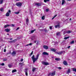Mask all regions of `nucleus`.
<instances>
[{
	"label": "nucleus",
	"mask_w": 76,
	"mask_h": 76,
	"mask_svg": "<svg viewBox=\"0 0 76 76\" xmlns=\"http://www.w3.org/2000/svg\"><path fill=\"white\" fill-rule=\"evenodd\" d=\"M39 54H38L37 56H36V58H35L34 55H33L31 58L33 61V63H35V61L38 59V57H39Z\"/></svg>",
	"instance_id": "nucleus-1"
},
{
	"label": "nucleus",
	"mask_w": 76,
	"mask_h": 76,
	"mask_svg": "<svg viewBox=\"0 0 76 76\" xmlns=\"http://www.w3.org/2000/svg\"><path fill=\"white\" fill-rule=\"evenodd\" d=\"M56 74V71H54L53 72L51 73H50L48 75L49 76H54Z\"/></svg>",
	"instance_id": "nucleus-2"
},
{
	"label": "nucleus",
	"mask_w": 76,
	"mask_h": 76,
	"mask_svg": "<svg viewBox=\"0 0 76 76\" xmlns=\"http://www.w3.org/2000/svg\"><path fill=\"white\" fill-rule=\"evenodd\" d=\"M65 53V51H61L59 52H56V53L58 54H59L60 55H61L62 53Z\"/></svg>",
	"instance_id": "nucleus-3"
},
{
	"label": "nucleus",
	"mask_w": 76,
	"mask_h": 76,
	"mask_svg": "<svg viewBox=\"0 0 76 76\" xmlns=\"http://www.w3.org/2000/svg\"><path fill=\"white\" fill-rule=\"evenodd\" d=\"M42 63L43 64L45 65L46 66H47V65H49V63H48V62L43 61L42 62Z\"/></svg>",
	"instance_id": "nucleus-4"
},
{
	"label": "nucleus",
	"mask_w": 76,
	"mask_h": 76,
	"mask_svg": "<svg viewBox=\"0 0 76 76\" xmlns=\"http://www.w3.org/2000/svg\"><path fill=\"white\" fill-rule=\"evenodd\" d=\"M42 55H44V56H45V55L46 56H48V55H49V54L48 53L46 52H44L42 53Z\"/></svg>",
	"instance_id": "nucleus-5"
},
{
	"label": "nucleus",
	"mask_w": 76,
	"mask_h": 76,
	"mask_svg": "<svg viewBox=\"0 0 76 76\" xmlns=\"http://www.w3.org/2000/svg\"><path fill=\"white\" fill-rule=\"evenodd\" d=\"M70 32H71V31H65L64 32L63 34L64 35L65 34H70Z\"/></svg>",
	"instance_id": "nucleus-6"
},
{
	"label": "nucleus",
	"mask_w": 76,
	"mask_h": 76,
	"mask_svg": "<svg viewBox=\"0 0 76 76\" xmlns=\"http://www.w3.org/2000/svg\"><path fill=\"white\" fill-rule=\"evenodd\" d=\"M16 5L19 7H21L22 6V3L19 2L16 4Z\"/></svg>",
	"instance_id": "nucleus-7"
},
{
	"label": "nucleus",
	"mask_w": 76,
	"mask_h": 76,
	"mask_svg": "<svg viewBox=\"0 0 76 76\" xmlns=\"http://www.w3.org/2000/svg\"><path fill=\"white\" fill-rule=\"evenodd\" d=\"M35 5L38 6H41V3H36L35 4Z\"/></svg>",
	"instance_id": "nucleus-8"
},
{
	"label": "nucleus",
	"mask_w": 76,
	"mask_h": 76,
	"mask_svg": "<svg viewBox=\"0 0 76 76\" xmlns=\"http://www.w3.org/2000/svg\"><path fill=\"white\" fill-rule=\"evenodd\" d=\"M55 28H60V24H58L55 26Z\"/></svg>",
	"instance_id": "nucleus-9"
},
{
	"label": "nucleus",
	"mask_w": 76,
	"mask_h": 76,
	"mask_svg": "<svg viewBox=\"0 0 76 76\" xmlns=\"http://www.w3.org/2000/svg\"><path fill=\"white\" fill-rule=\"evenodd\" d=\"M51 51H53V52H56V50L55 49L52 48L50 49Z\"/></svg>",
	"instance_id": "nucleus-10"
},
{
	"label": "nucleus",
	"mask_w": 76,
	"mask_h": 76,
	"mask_svg": "<svg viewBox=\"0 0 76 76\" xmlns=\"http://www.w3.org/2000/svg\"><path fill=\"white\" fill-rule=\"evenodd\" d=\"M63 64H64V65H65V66H66L68 65V64H67V62L65 61H64Z\"/></svg>",
	"instance_id": "nucleus-11"
},
{
	"label": "nucleus",
	"mask_w": 76,
	"mask_h": 76,
	"mask_svg": "<svg viewBox=\"0 0 76 76\" xmlns=\"http://www.w3.org/2000/svg\"><path fill=\"white\" fill-rule=\"evenodd\" d=\"M43 48H45V49H48V47L47 45H44L43 46Z\"/></svg>",
	"instance_id": "nucleus-12"
},
{
	"label": "nucleus",
	"mask_w": 76,
	"mask_h": 76,
	"mask_svg": "<svg viewBox=\"0 0 76 76\" xmlns=\"http://www.w3.org/2000/svg\"><path fill=\"white\" fill-rule=\"evenodd\" d=\"M16 52L15 51H13L12 53V56H15L16 55Z\"/></svg>",
	"instance_id": "nucleus-13"
},
{
	"label": "nucleus",
	"mask_w": 76,
	"mask_h": 76,
	"mask_svg": "<svg viewBox=\"0 0 76 76\" xmlns=\"http://www.w3.org/2000/svg\"><path fill=\"white\" fill-rule=\"evenodd\" d=\"M5 31L6 32H9L10 31V30L9 29H5Z\"/></svg>",
	"instance_id": "nucleus-14"
},
{
	"label": "nucleus",
	"mask_w": 76,
	"mask_h": 76,
	"mask_svg": "<svg viewBox=\"0 0 76 76\" xmlns=\"http://www.w3.org/2000/svg\"><path fill=\"white\" fill-rule=\"evenodd\" d=\"M15 41V39L13 40L12 41H9L8 42L10 43H13V42H14Z\"/></svg>",
	"instance_id": "nucleus-15"
},
{
	"label": "nucleus",
	"mask_w": 76,
	"mask_h": 76,
	"mask_svg": "<svg viewBox=\"0 0 76 76\" xmlns=\"http://www.w3.org/2000/svg\"><path fill=\"white\" fill-rule=\"evenodd\" d=\"M10 14L8 12H7L6 14V16H9Z\"/></svg>",
	"instance_id": "nucleus-16"
},
{
	"label": "nucleus",
	"mask_w": 76,
	"mask_h": 76,
	"mask_svg": "<svg viewBox=\"0 0 76 76\" xmlns=\"http://www.w3.org/2000/svg\"><path fill=\"white\" fill-rule=\"evenodd\" d=\"M70 73V69H68V70L67 71V74H69Z\"/></svg>",
	"instance_id": "nucleus-17"
},
{
	"label": "nucleus",
	"mask_w": 76,
	"mask_h": 76,
	"mask_svg": "<svg viewBox=\"0 0 76 76\" xmlns=\"http://www.w3.org/2000/svg\"><path fill=\"white\" fill-rule=\"evenodd\" d=\"M10 26V25H9L8 24H7V25H5L4 26V28H7V27H8V26Z\"/></svg>",
	"instance_id": "nucleus-18"
},
{
	"label": "nucleus",
	"mask_w": 76,
	"mask_h": 76,
	"mask_svg": "<svg viewBox=\"0 0 76 76\" xmlns=\"http://www.w3.org/2000/svg\"><path fill=\"white\" fill-rule=\"evenodd\" d=\"M72 71L73 72H76V68H72Z\"/></svg>",
	"instance_id": "nucleus-19"
},
{
	"label": "nucleus",
	"mask_w": 76,
	"mask_h": 76,
	"mask_svg": "<svg viewBox=\"0 0 76 76\" xmlns=\"http://www.w3.org/2000/svg\"><path fill=\"white\" fill-rule=\"evenodd\" d=\"M55 60H56V61H59L60 60V58H55Z\"/></svg>",
	"instance_id": "nucleus-20"
},
{
	"label": "nucleus",
	"mask_w": 76,
	"mask_h": 76,
	"mask_svg": "<svg viewBox=\"0 0 76 76\" xmlns=\"http://www.w3.org/2000/svg\"><path fill=\"white\" fill-rule=\"evenodd\" d=\"M17 70L16 69L13 70L12 71V73H14V72H16Z\"/></svg>",
	"instance_id": "nucleus-21"
},
{
	"label": "nucleus",
	"mask_w": 76,
	"mask_h": 76,
	"mask_svg": "<svg viewBox=\"0 0 76 76\" xmlns=\"http://www.w3.org/2000/svg\"><path fill=\"white\" fill-rule=\"evenodd\" d=\"M65 3V1L64 0H62V4H64V3Z\"/></svg>",
	"instance_id": "nucleus-22"
},
{
	"label": "nucleus",
	"mask_w": 76,
	"mask_h": 76,
	"mask_svg": "<svg viewBox=\"0 0 76 76\" xmlns=\"http://www.w3.org/2000/svg\"><path fill=\"white\" fill-rule=\"evenodd\" d=\"M24 72H25V73L28 72V69H27V68L25 69Z\"/></svg>",
	"instance_id": "nucleus-23"
},
{
	"label": "nucleus",
	"mask_w": 76,
	"mask_h": 76,
	"mask_svg": "<svg viewBox=\"0 0 76 76\" xmlns=\"http://www.w3.org/2000/svg\"><path fill=\"white\" fill-rule=\"evenodd\" d=\"M4 0H0V4H2L3 3Z\"/></svg>",
	"instance_id": "nucleus-24"
},
{
	"label": "nucleus",
	"mask_w": 76,
	"mask_h": 76,
	"mask_svg": "<svg viewBox=\"0 0 76 76\" xmlns=\"http://www.w3.org/2000/svg\"><path fill=\"white\" fill-rule=\"evenodd\" d=\"M36 69L37 68H34V67L33 68L32 71H33V72H34V71H35V70H36Z\"/></svg>",
	"instance_id": "nucleus-25"
},
{
	"label": "nucleus",
	"mask_w": 76,
	"mask_h": 76,
	"mask_svg": "<svg viewBox=\"0 0 76 76\" xmlns=\"http://www.w3.org/2000/svg\"><path fill=\"white\" fill-rule=\"evenodd\" d=\"M45 19V16L44 15L42 17V20H44Z\"/></svg>",
	"instance_id": "nucleus-26"
},
{
	"label": "nucleus",
	"mask_w": 76,
	"mask_h": 76,
	"mask_svg": "<svg viewBox=\"0 0 76 76\" xmlns=\"http://www.w3.org/2000/svg\"><path fill=\"white\" fill-rule=\"evenodd\" d=\"M32 44V43H31L29 44L26 45H25V46L26 47V46H28V45H31Z\"/></svg>",
	"instance_id": "nucleus-27"
},
{
	"label": "nucleus",
	"mask_w": 76,
	"mask_h": 76,
	"mask_svg": "<svg viewBox=\"0 0 76 76\" xmlns=\"http://www.w3.org/2000/svg\"><path fill=\"white\" fill-rule=\"evenodd\" d=\"M68 38H69V37H65L64 38V39H68Z\"/></svg>",
	"instance_id": "nucleus-28"
},
{
	"label": "nucleus",
	"mask_w": 76,
	"mask_h": 76,
	"mask_svg": "<svg viewBox=\"0 0 76 76\" xmlns=\"http://www.w3.org/2000/svg\"><path fill=\"white\" fill-rule=\"evenodd\" d=\"M8 66L9 67V68H11V67H12V65L10 64H9Z\"/></svg>",
	"instance_id": "nucleus-29"
},
{
	"label": "nucleus",
	"mask_w": 76,
	"mask_h": 76,
	"mask_svg": "<svg viewBox=\"0 0 76 76\" xmlns=\"http://www.w3.org/2000/svg\"><path fill=\"white\" fill-rule=\"evenodd\" d=\"M74 42L75 41H74V40H73L72 41L70 42V44H74Z\"/></svg>",
	"instance_id": "nucleus-30"
},
{
	"label": "nucleus",
	"mask_w": 76,
	"mask_h": 76,
	"mask_svg": "<svg viewBox=\"0 0 76 76\" xmlns=\"http://www.w3.org/2000/svg\"><path fill=\"white\" fill-rule=\"evenodd\" d=\"M50 0H44V1L45 3H47V1H49Z\"/></svg>",
	"instance_id": "nucleus-31"
},
{
	"label": "nucleus",
	"mask_w": 76,
	"mask_h": 76,
	"mask_svg": "<svg viewBox=\"0 0 76 76\" xmlns=\"http://www.w3.org/2000/svg\"><path fill=\"white\" fill-rule=\"evenodd\" d=\"M14 13H15V14H17V15H18V14H19V12H14Z\"/></svg>",
	"instance_id": "nucleus-32"
},
{
	"label": "nucleus",
	"mask_w": 76,
	"mask_h": 76,
	"mask_svg": "<svg viewBox=\"0 0 76 76\" xmlns=\"http://www.w3.org/2000/svg\"><path fill=\"white\" fill-rule=\"evenodd\" d=\"M36 29H34V30H31V33H32L34 32V31H35Z\"/></svg>",
	"instance_id": "nucleus-33"
},
{
	"label": "nucleus",
	"mask_w": 76,
	"mask_h": 76,
	"mask_svg": "<svg viewBox=\"0 0 76 76\" xmlns=\"http://www.w3.org/2000/svg\"><path fill=\"white\" fill-rule=\"evenodd\" d=\"M60 32H58L56 33V35H60Z\"/></svg>",
	"instance_id": "nucleus-34"
},
{
	"label": "nucleus",
	"mask_w": 76,
	"mask_h": 76,
	"mask_svg": "<svg viewBox=\"0 0 76 76\" xmlns=\"http://www.w3.org/2000/svg\"><path fill=\"white\" fill-rule=\"evenodd\" d=\"M7 60V58H4L3 59V61H6V60Z\"/></svg>",
	"instance_id": "nucleus-35"
},
{
	"label": "nucleus",
	"mask_w": 76,
	"mask_h": 76,
	"mask_svg": "<svg viewBox=\"0 0 76 76\" xmlns=\"http://www.w3.org/2000/svg\"><path fill=\"white\" fill-rule=\"evenodd\" d=\"M49 11V10L48 9H46V12H48Z\"/></svg>",
	"instance_id": "nucleus-36"
},
{
	"label": "nucleus",
	"mask_w": 76,
	"mask_h": 76,
	"mask_svg": "<svg viewBox=\"0 0 76 76\" xmlns=\"http://www.w3.org/2000/svg\"><path fill=\"white\" fill-rule=\"evenodd\" d=\"M19 29V27H18L17 28V29H16L15 31H18V29Z\"/></svg>",
	"instance_id": "nucleus-37"
},
{
	"label": "nucleus",
	"mask_w": 76,
	"mask_h": 76,
	"mask_svg": "<svg viewBox=\"0 0 76 76\" xmlns=\"http://www.w3.org/2000/svg\"><path fill=\"white\" fill-rule=\"evenodd\" d=\"M1 66H4V63H2L1 64Z\"/></svg>",
	"instance_id": "nucleus-38"
},
{
	"label": "nucleus",
	"mask_w": 76,
	"mask_h": 76,
	"mask_svg": "<svg viewBox=\"0 0 76 76\" xmlns=\"http://www.w3.org/2000/svg\"><path fill=\"white\" fill-rule=\"evenodd\" d=\"M26 22H28V21H29V20H28V19H26Z\"/></svg>",
	"instance_id": "nucleus-39"
},
{
	"label": "nucleus",
	"mask_w": 76,
	"mask_h": 76,
	"mask_svg": "<svg viewBox=\"0 0 76 76\" xmlns=\"http://www.w3.org/2000/svg\"><path fill=\"white\" fill-rule=\"evenodd\" d=\"M24 65H25V64H23V63H22V64H21V66H24Z\"/></svg>",
	"instance_id": "nucleus-40"
},
{
	"label": "nucleus",
	"mask_w": 76,
	"mask_h": 76,
	"mask_svg": "<svg viewBox=\"0 0 76 76\" xmlns=\"http://www.w3.org/2000/svg\"><path fill=\"white\" fill-rule=\"evenodd\" d=\"M58 69H61V67H58Z\"/></svg>",
	"instance_id": "nucleus-41"
},
{
	"label": "nucleus",
	"mask_w": 76,
	"mask_h": 76,
	"mask_svg": "<svg viewBox=\"0 0 76 76\" xmlns=\"http://www.w3.org/2000/svg\"><path fill=\"white\" fill-rule=\"evenodd\" d=\"M25 74L27 76H28V72H25Z\"/></svg>",
	"instance_id": "nucleus-42"
},
{
	"label": "nucleus",
	"mask_w": 76,
	"mask_h": 76,
	"mask_svg": "<svg viewBox=\"0 0 76 76\" xmlns=\"http://www.w3.org/2000/svg\"><path fill=\"white\" fill-rule=\"evenodd\" d=\"M45 32H48V31L47 30H45Z\"/></svg>",
	"instance_id": "nucleus-43"
},
{
	"label": "nucleus",
	"mask_w": 76,
	"mask_h": 76,
	"mask_svg": "<svg viewBox=\"0 0 76 76\" xmlns=\"http://www.w3.org/2000/svg\"><path fill=\"white\" fill-rule=\"evenodd\" d=\"M23 59L22 58L20 60V61H21V62H22V61H23Z\"/></svg>",
	"instance_id": "nucleus-44"
},
{
	"label": "nucleus",
	"mask_w": 76,
	"mask_h": 76,
	"mask_svg": "<svg viewBox=\"0 0 76 76\" xmlns=\"http://www.w3.org/2000/svg\"><path fill=\"white\" fill-rule=\"evenodd\" d=\"M4 52H6V49H4Z\"/></svg>",
	"instance_id": "nucleus-45"
},
{
	"label": "nucleus",
	"mask_w": 76,
	"mask_h": 76,
	"mask_svg": "<svg viewBox=\"0 0 76 76\" xmlns=\"http://www.w3.org/2000/svg\"><path fill=\"white\" fill-rule=\"evenodd\" d=\"M1 11H3V8H1L0 10Z\"/></svg>",
	"instance_id": "nucleus-46"
},
{
	"label": "nucleus",
	"mask_w": 76,
	"mask_h": 76,
	"mask_svg": "<svg viewBox=\"0 0 76 76\" xmlns=\"http://www.w3.org/2000/svg\"><path fill=\"white\" fill-rule=\"evenodd\" d=\"M22 63H19V65H22Z\"/></svg>",
	"instance_id": "nucleus-47"
},
{
	"label": "nucleus",
	"mask_w": 76,
	"mask_h": 76,
	"mask_svg": "<svg viewBox=\"0 0 76 76\" xmlns=\"http://www.w3.org/2000/svg\"><path fill=\"white\" fill-rule=\"evenodd\" d=\"M50 29H52V27H51V26H50Z\"/></svg>",
	"instance_id": "nucleus-48"
},
{
	"label": "nucleus",
	"mask_w": 76,
	"mask_h": 76,
	"mask_svg": "<svg viewBox=\"0 0 76 76\" xmlns=\"http://www.w3.org/2000/svg\"><path fill=\"white\" fill-rule=\"evenodd\" d=\"M57 15H55L54 16V18H56V17L57 16Z\"/></svg>",
	"instance_id": "nucleus-49"
},
{
	"label": "nucleus",
	"mask_w": 76,
	"mask_h": 76,
	"mask_svg": "<svg viewBox=\"0 0 76 76\" xmlns=\"http://www.w3.org/2000/svg\"><path fill=\"white\" fill-rule=\"evenodd\" d=\"M8 12H9L10 13L11 12V11L10 10H9Z\"/></svg>",
	"instance_id": "nucleus-50"
},
{
	"label": "nucleus",
	"mask_w": 76,
	"mask_h": 76,
	"mask_svg": "<svg viewBox=\"0 0 76 76\" xmlns=\"http://www.w3.org/2000/svg\"><path fill=\"white\" fill-rule=\"evenodd\" d=\"M12 26H15V24H12Z\"/></svg>",
	"instance_id": "nucleus-51"
},
{
	"label": "nucleus",
	"mask_w": 76,
	"mask_h": 76,
	"mask_svg": "<svg viewBox=\"0 0 76 76\" xmlns=\"http://www.w3.org/2000/svg\"><path fill=\"white\" fill-rule=\"evenodd\" d=\"M32 54H33V51H32V52H31V55H32Z\"/></svg>",
	"instance_id": "nucleus-52"
},
{
	"label": "nucleus",
	"mask_w": 76,
	"mask_h": 76,
	"mask_svg": "<svg viewBox=\"0 0 76 76\" xmlns=\"http://www.w3.org/2000/svg\"><path fill=\"white\" fill-rule=\"evenodd\" d=\"M70 48V46H69L67 48Z\"/></svg>",
	"instance_id": "nucleus-53"
},
{
	"label": "nucleus",
	"mask_w": 76,
	"mask_h": 76,
	"mask_svg": "<svg viewBox=\"0 0 76 76\" xmlns=\"http://www.w3.org/2000/svg\"><path fill=\"white\" fill-rule=\"evenodd\" d=\"M26 23L27 24V25H28V22H26Z\"/></svg>",
	"instance_id": "nucleus-54"
},
{
	"label": "nucleus",
	"mask_w": 76,
	"mask_h": 76,
	"mask_svg": "<svg viewBox=\"0 0 76 76\" xmlns=\"http://www.w3.org/2000/svg\"><path fill=\"white\" fill-rule=\"evenodd\" d=\"M37 40H36L34 41V43H36L37 42Z\"/></svg>",
	"instance_id": "nucleus-55"
},
{
	"label": "nucleus",
	"mask_w": 76,
	"mask_h": 76,
	"mask_svg": "<svg viewBox=\"0 0 76 76\" xmlns=\"http://www.w3.org/2000/svg\"><path fill=\"white\" fill-rule=\"evenodd\" d=\"M12 38H10V40H12Z\"/></svg>",
	"instance_id": "nucleus-56"
},
{
	"label": "nucleus",
	"mask_w": 76,
	"mask_h": 76,
	"mask_svg": "<svg viewBox=\"0 0 76 76\" xmlns=\"http://www.w3.org/2000/svg\"><path fill=\"white\" fill-rule=\"evenodd\" d=\"M1 46H0V50L1 49Z\"/></svg>",
	"instance_id": "nucleus-57"
},
{
	"label": "nucleus",
	"mask_w": 76,
	"mask_h": 76,
	"mask_svg": "<svg viewBox=\"0 0 76 76\" xmlns=\"http://www.w3.org/2000/svg\"><path fill=\"white\" fill-rule=\"evenodd\" d=\"M54 17H53L52 18V20H53V19H54Z\"/></svg>",
	"instance_id": "nucleus-58"
},
{
	"label": "nucleus",
	"mask_w": 76,
	"mask_h": 76,
	"mask_svg": "<svg viewBox=\"0 0 76 76\" xmlns=\"http://www.w3.org/2000/svg\"><path fill=\"white\" fill-rule=\"evenodd\" d=\"M40 31H43V30L42 29H40Z\"/></svg>",
	"instance_id": "nucleus-59"
},
{
	"label": "nucleus",
	"mask_w": 76,
	"mask_h": 76,
	"mask_svg": "<svg viewBox=\"0 0 76 76\" xmlns=\"http://www.w3.org/2000/svg\"><path fill=\"white\" fill-rule=\"evenodd\" d=\"M72 0H67V1H71Z\"/></svg>",
	"instance_id": "nucleus-60"
},
{
	"label": "nucleus",
	"mask_w": 76,
	"mask_h": 76,
	"mask_svg": "<svg viewBox=\"0 0 76 76\" xmlns=\"http://www.w3.org/2000/svg\"><path fill=\"white\" fill-rule=\"evenodd\" d=\"M72 20V18H70V20Z\"/></svg>",
	"instance_id": "nucleus-61"
},
{
	"label": "nucleus",
	"mask_w": 76,
	"mask_h": 76,
	"mask_svg": "<svg viewBox=\"0 0 76 76\" xmlns=\"http://www.w3.org/2000/svg\"><path fill=\"white\" fill-rule=\"evenodd\" d=\"M7 35H9V34H7Z\"/></svg>",
	"instance_id": "nucleus-62"
},
{
	"label": "nucleus",
	"mask_w": 76,
	"mask_h": 76,
	"mask_svg": "<svg viewBox=\"0 0 76 76\" xmlns=\"http://www.w3.org/2000/svg\"><path fill=\"white\" fill-rule=\"evenodd\" d=\"M19 0H16V1H19Z\"/></svg>",
	"instance_id": "nucleus-63"
},
{
	"label": "nucleus",
	"mask_w": 76,
	"mask_h": 76,
	"mask_svg": "<svg viewBox=\"0 0 76 76\" xmlns=\"http://www.w3.org/2000/svg\"><path fill=\"white\" fill-rule=\"evenodd\" d=\"M34 37H35V36H34Z\"/></svg>",
	"instance_id": "nucleus-64"
}]
</instances>
